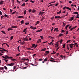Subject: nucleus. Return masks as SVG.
<instances>
[{"label": "nucleus", "instance_id": "f257e3e1", "mask_svg": "<svg viewBox=\"0 0 79 79\" xmlns=\"http://www.w3.org/2000/svg\"><path fill=\"white\" fill-rule=\"evenodd\" d=\"M13 65H15V63H12L10 64H9L6 65V66H13Z\"/></svg>", "mask_w": 79, "mask_h": 79}, {"label": "nucleus", "instance_id": "f03ea898", "mask_svg": "<svg viewBox=\"0 0 79 79\" xmlns=\"http://www.w3.org/2000/svg\"><path fill=\"white\" fill-rule=\"evenodd\" d=\"M5 56H2V58H4V59H7V58H8V59H9V56H8L7 55H5Z\"/></svg>", "mask_w": 79, "mask_h": 79}, {"label": "nucleus", "instance_id": "7ed1b4c3", "mask_svg": "<svg viewBox=\"0 0 79 79\" xmlns=\"http://www.w3.org/2000/svg\"><path fill=\"white\" fill-rule=\"evenodd\" d=\"M23 40H24V41H28V40H29V39L26 38H23Z\"/></svg>", "mask_w": 79, "mask_h": 79}, {"label": "nucleus", "instance_id": "20e7f679", "mask_svg": "<svg viewBox=\"0 0 79 79\" xmlns=\"http://www.w3.org/2000/svg\"><path fill=\"white\" fill-rule=\"evenodd\" d=\"M69 45H70V47L72 48H73V45H74V44H69Z\"/></svg>", "mask_w": 79, "mask_h": 79}, {"label": "nucleus", "instance_id": "39448f33", "mask_svg": "<svg viewBox=\"0 0 79 79\" xmlns=\"http://www.w3.org/2000/svg\"><path fill=\"white\" fill-rule=\"evenodd\" d=\"M58 47V43H56V44H55V47H56V48H57Z\"/></svg>", "mask_w": 79, "mask_h": 79}, {"label": "nucleus", "instance_id": "423d86ee", "mask_svg": "<svg viewBox=\"0 0 79 79\" xmlns=\"http://www.w3.org/2000/svg\"><path fill=\"white\" fill-rule=\"evenodd\" d=\"M30 28H31V29H33V30L36 29V27H33L32 26H31L30 27Z\"/></svg>", "mask_w": 79, "mask_h": 79}, {"label": "nucleus", "instance_id": "0eeeda50", "mask_svg": "<svg viewBox=\"0 0 79 79\" xmlns=\"http://www.w3.org/2000/svg\"><path fill=\"white\" fill-rule=\"evenodd\" d=\"M44 13V12H42L41 11H40L39 13L40 15H43Z\"/></svg>", "mask_w": 79, "mask_h": 79}, {"label": "nucleus", "instance_id": "6e6552de", "mask_svg": "<svg viewBox=\"0 0 79 79\" xmlns=\"http://www.w3.org/2000/svg\"><path fill=\"white\" fill-rule=\"evenodd\" d=\"M77 27V26H76L73 27L72 28H71L70 29V30H71V31H72V30H73V29H76V28Z\"/></svg>", "mask_w": 79, "mask_h": 79}, {"label": "nucleus", "instance_id": "1a4fd4ad", "mask_svg": "<svg viewBox=\"0 0 79 79\" xmlns=\"http://www.w3.org/2000/svg\"><path fill=\"white\" fill-rule=\"evenodd\" d=\"M22 45H24V44H26V42L24 41L20 43Z\"/></svg>", "mask_w": 79, "mask_h": 79}, {"label": "nucleus", "instance_id": "9d476101", "mask_svg": "<svg viewBox=\"0 0 79 79\" xmlns=\"http://www.w3.org/2000/svg\"><path fill=\"white\" fill-rule=\"evenodd\" d=\"M2 50H3V51L4 52H5V51H6L7 52H8V50H6L4 49V48H2Z\"/></svg>", "mask_w": 79, "mask_h": 79}, {"label": "nucleus", "instance_id": "9b49d317", "mask_svg": "<svg viewBox=\"0 0 79 79\" xmlns=\"http://www.w3.org/2000/svg\"><path fill=\"white\" fill-rule=\"evenodd\" d=\"M61 17H60V16H55V18L56 19V18H57V19H58L59 18H61Z\"/></svg>", "mask_w": 79, "mask_h": 79}, {"label": "nucleus", "instance_id": "f8f14e48", "mask_svg": "<svg viewBox=\"0 0 79 79\" xmlns=\"http://www.w3.org/2000/svg\"><path fill=\"white\" fill-rule=\"evenodd\" d=\"M66 8L68 10H69L70 11H71V8H69V7H66Z\"/></svg>", "mask_w": 79, "mask_h": 79}, {"label": "nucleus", "instance_id": "ddd939ff", "mask_svg": "<svg viewBox=\"0 0 79 79\" xmlns=\"http://www.w3.org/2000/svg\"><path fill=\"white\" fill-rule=\"evenodd\" d=\"M17 27H18L17 26H12L11 27V28H17Z\"/></svg>", "mask_w": 79, "mask_h": 79}, {"label": "nucleus", "instance_id": "4468645a", "mask_svg": "<svg viewBox=\"0 0 79 79\" xmlns=\"http://www.w3.org/2000/svg\"><path fill=\"white\" fill-rule=\"evenodd\" d=\"M58 28H55L54 29V31H56V32H58Z\"/></svg>", "mask_w": 79, "mask_h": 79}, {"label": "nucleus", "instance_id": "2eb2a0df", "mask_svg": "<svg viewBox=\"0 0 79 79\" xmlns=\"http://www.w3.org/2000/svg\"><path fill=\"white\" fill-rule=\"evenodd\" d=\"M73 19H74V17H72L69 20V21H73Z\"/></svg>", "mask_w": 79, "mask_h": 79}, {"label": "nucleus", "instance_id": "dca6fc26", "mask_svg": "<svg viewBox=\"0 0 79 79\" xmlns=\"http://www.w3.org/2000/svg\"><path fill=\"white\" fill-rule=\"evenodd\" d=\"M41 42V39H39L37 41V43H39V42Z\"/></svg>", "mask_w": 79, "mask_h": 79}, {"label": "nucleus", "instance_id": "f3484780", "mask_svg": "<svg viewBox=\"0 0 79 79\" xmlns=\"http://www.w3.org/2000/svg\"><path fill=\"white\" fill-rule=\"evenodd\" d=\"M2 60H5V61L6 62V63H7V62H8V60H6L4 59H3Z\"/></svg>", "mask_w": 79, "mask_h": 79}, {"label": "nucleus", "instance_id": "a211bd4d", "mask_svg": "<svg viewBox=\"0 0 79 79\" xmlns=\"http://www.w3.org/2000/svg\"><path fill=\"white\" fill-rule=\"evenodd\" d=\"M48 60V59L47 58V57H46L45 58V59L44 60V61H47Z\"/></svg>", "mask_w": 79, "mask_h": 79}, {"label": "nucleus", "instance_id": "6ab92c4d", "mask_svg": "<svg viewBox=\"0 0 79 79\" xmlns=\"http://www.w3.org/2000/svg\"><path fill=\"white\" fill-rule=\"evenodd\" d=\"M39 23H40V22H39V21H37L35 25H37V24H39Z\"/></svg>", "mask_w": 79, "mask_h": 79}, {"label": "nucleus", "instance_id": "aec40b11", "mask_svg": "<svg viewBox=\"0 0 79 79\" xmlns=\"http://www.w3.org/2000/svg\"><path fill=\"white\" fill-rule=\"evenodd\" d=\"M18 18H24V16H19Z\"/></svg>", "mask_w": 79, "mask_h": 79}, {"label": "nucleus", "instance_id": "412c9836", "mask_svg": "<svg viewBox=\"0 0 79 79\" xmlns=\"http://www.w3.org/2000/svg\"><path fill=\"white\" fill-rule=\"evenodd\" d=\"M62 35H63V34H60L59 35V37H61L62 36Z\"/></svg>", "mask_w": 79, "mask_h": 79}, {"label": "nucleus", "instance_id": "4be33fe9", "mask_svg": "<svg viewBox=\"0 0 79 79\" xmlns=\"http://www.w3.org/2000/svg\"><path fill=\"white\" fill-rule=\"evenodd\" d=\"M25 5H26V4H25V3L24 2L22 5L21 6H25Z\"/></svg>", "mask_w": 79, "mask_h": 79}, {"label": "nucleus", "instance_id": "5701e85b", "mask_svg": "<svg viewBox=\"0 0 79 79\" xmlns=\"http://www.w3.org/2000/svg\"><path fill=\"white\" fill-rule=\"evenodd\" d=\"M45 50H46V48H44L42 49L41 50V51H42L43 52H44V51H45Z\"/></svg>", "mask_w": 79, "mask_h": 79}, {"label": "nucleus", "instance_id": "b1692460", "mask_svg": "<svg viewBox=\"0 0 79 79\" xmlns=\"http://www.w3.org/2000/svg\"><path fill=\"white\" fill-rule=\"evenodd\" d=\"M68 44H67V49L68 50H69V48Z\"/></svg>", "mask_w": 79, "mask_h": 79}, {"label": "nucleus", "instance_id": "393cba45", "mask_svg": "<svg viewBox=\"0 0 79 79\" xmlns=\"http://www.w3.org/2000/svg\"><path fill=\"white\" fill-rule=\"evenodd\" d=\"M54 5V4H50V5H49L48 6V7H49V6H53Z\"/></svg>", "mask_w": 79, "mask_h": 79}, {"label": "nucleus", "instance_id": "a878e982", "mask_svg": "<svg viewBox=\"0 0 79 79\" xmlns=\"http://www.w3.org/2000/svg\"><path fill=\"white\" fill-rule=\"evenodd\" d=\"M60 13H61V10H60L59 12H57V14H60Z\"/></svg>", "mask_w": 79, "mask_h": 79}, {"label": "nucleus", "instance_id": "bb28decb", "mask_svg": "<svg viewBox=\"0 0 79 79\" xmlns=\"http://www.w3.org/2000/svg\"><path fill=\"white\" fill-rule=\"evenodd\" d=\"M0 52H1V53H5L3 50H0Z\"/></svg>", "mask_w": 79, "mask_h": 79}, {"label": "nucleus", "instance_id": "cd10ccee", "mask_svg": "<svg viewBox=\"0 0 79 79\" xmlns=\"http://www.w3.org/2000/svg\"><path fill=\"white\" fill-rule=\"evenodd\" d=\"M17 50H18L19 52H20V51L19 50V46L17 47Z\"/></svg>", "mask_w": 79, "mask_h": 79}, {"label": "nucleus", "instance_id": "c85d7f7f", "mask_svg": "<svg viewBox=\"0 0 79 79\" xmlns=\"http://www.w3.org/2000/svg\"><path fill=\"white\" fill-rule=\"evenodd\" d=\"M73 14H75V15H77L78 14V12H73Z\"/></svg>", "mask_w": 79, "mask_h": 79}, {"label": "nucleus", "instance_id": "c756f323", "mask_svg": "<svg viewBox=\"0 0 79 79\" xmlns=\"http://www.w3.org/2000/svg\"><path fill=\"white\" fill-rule=\"evenodd\" d=\"M21 24H23V23H24V20H22V21H21Z\"/></svg>", "mask_w": 79, "mask_h": 79}, {"label": "nucleus", "instance_id": "7c9ffc66", "mask_svg": "<svg viewBox=\"0 0 79 79\" xmlns=\"http://www.w3.org/2000/svg\"><path fill=\"white\" fill-rule=\"evenodd\" d=\"M10 30H12V29L11 28H9L8 29V31H10Z\"/></svg>", "mask_w": 79, "mask_h": 79}, {"label": "nucleus", "instance_id": "2f4dec72", "mask_svg": "<svg viewBox=\"0 0 79 79\" xmlns=\"http://www.w3.org/2000/svg\"><path fill=\"white\" fill-rule=\"evenodd\" d=\"M35 10L34 9H33L32 11V13H35Z\"/></svg>", "mask_w": 79, "mask_h": 79}, {"label": "nucleus", "instance_id": "473e14b6", "mask_svg": "<svg viewBox=\"0 0 79 79\" xmlns=\"http://www.w3.org/2000/svg\"><path fill=\"white\" fill-rule=\"evenodd\" d=\"M46 53H47V54H48V53H50V52L48 51H46L45 52Z\"/></svg>", "mask_w": 79, "mask_h": 79}, {"label": "nucleus", "instance_id": "72a5a7b5", "mask_svg": "<svg viewBox=\"0 0 79 79\" xmlns=\"http://www.w3.org/2000/svg\"><path fill=\"white\" fill-rule=\"evenodd\" d=\"M4 71H5V72H6V73H8V72H9V71H8H8L7 70V69H5V70H4Z\"/></svg>", "mask_w": 79, "mask_h": 79}, {"label": "nucleus", "instance_id": "f704fd0d", "mask_svg": "<svg viewBox=\"0 0 79 79\" xmlns=\"http://www.w3.org/2000/svg\"><path fill=\"white\" fill-rule=\"evenodd\" d=\"M34 64L37 65V64H38V62H37L36 61H35Z\"/></svg>", "mask_w": 79, "mask_h": 79}, {"label": "nucleus", "instance_id": "c9c22d12", "mask_svg": "<svg viewBox=\"0 0 79 79\" xmlns=\"http://www.w3.org/2000/svg\"><path fill=\"white\" fill-rule=\"evenodd\" d=\"M26 10H25L24 11V14L26 15Z\"/></svg>", "mask_w": 79, "mask_h": 79}, {"label": "nucleus", "instance_id": "e433bc0d", "mask_svg": "<svg viewBox=\"0 0 79 79\" xmlns=\"http://www.w3.org/2000/svg\"><path fill=\"white\" fill-rule=\"evenodd\" d=\"M50 61H51V62H53H53H55V60H50Z\"/></svg>", "mask_w": 79, "mask_h": 79}, {"label": "nucleus", "instance_id": "4c0bfd02", "mask_svg": "<svg viewBox=\"0 0 79 79\" xmlns=\"http://www.w3.org/2000/svg\"><path fill=\"white\" fill-rule=\"evenodd\" d=\"M62 42H63V40H61L60 41V44L62 43Z\"/></svg>", "mask_w": 79, "mask_h": 79}, {"label": "nucleus", "instance_id": "58836bf2", "mask_svg": "<svg viewBox=\"0 0 79 79\" xmlns=\"http://www.w3.org/2000/svg\"><path fill=\"white\" fill-rule=\"evenodd\" d=\"M71 42V40H67V42H66V44H68V42Z\"/></svg>", "mask_w": 79, "mask_h": 79}, {"label": "nucleus", "instance_id": "ea45409f", "mask_svg": "<svg viewBox=\"0 0 79 79\" xmlns=\"http://www.w3.org/2000/svg\"><path fill=\"white\" fill-rule=\"evenodd\" d=\"M42 31V29H40V30H38V32H41V31Z\"/></svg>", "mask_w": 79, "mask_h": 79}, {"label": "nucleus", "instance_id": "a19ab883", "mask_svg": "<svg viewBox=\"0 0 79 79\" xmlns=\"http://www.w3.org/2000/svg\"><path fill=\"white\" fill-rule=\"evenodd\" d=\"M1 32L2 33H3V34H5V32L4 31H2Z\"/></svg>", "mask_w": 79, "mask_h": 79}, {"label": "nucleus", "instance_id": "79ce46f5", "mask_svg": "<svg viewBox=\"0 0 79 79\" xmlns=\"http://www.w3.org/2000/svg\"><path fill=\"white\" fill-rule=\"evenodd\" d=\"M63 48H65V44H64L63 46Z\"/></svg>", "mask_w": 79, "mask_h": 79}, {"label": "nucleus", "instance_id": "37998d69", "mask_svg": "<svg viewBox=\"0 0 79 79\" xmlns=\"http://www.w3.org/2000/svg\"><path fill=\"white\" fill-rule=\"evenodd\" d=\"M3 17H5V16H4L3 15L1 17V19H3Z\"/></svg>", "mask_w": 79, "mask_h": 79}, {"label": "nucleus", "instance_id": "c03bdc74", "mask_svg": "<svg viewBox=\"0 0 79 79\" xmlns=\"http://www.w3.org/2000/svg\"><path fill=\"white\" fill-rule=\"evenodd\" d=\"M40 37L42 39H44V37L43 36H40Z\"/></svg>", "mask_w": 79, "mask_h": 79}, {"label": "nucleus", "instance_id": "a18cd8bd", "mask_svg": "<svg viewBox=\"0 0 79 79\" xmlns=\"http://www.w3.org/2000/svg\"><path fill=\"white\" fill-rule=\"evenodd\" d=\"M17 3H19H19H20V2L18 0H17Z\"/></svg>", "mask_w": 79, "mask_h": 79}, {"label": "nucleus", "instance_id": "49530a36", "mask_svg": "<svg viewBox=\"0 0 79 79\" xmlns=\"http://www.w3.org/2000/svg\"><path fill=\"white\" fill-rule=\"evenodd\" d=\"M19 55H20V53H19V54H16V56H19Z\"/></svg>", "mask_w": 79, "mask_h": 79}, {"label": "nucleus", "instance_id": "de8ad7c7", "mask_svg": "<svg viewBox=\"0 0 79 79\" xmlns=\"http://www.w3.org/2000/svg\"><path fill=\"white\" fill-rule=\"evenodd\" d=\"M10 39H11V40H12V39H13V36H11L10 37Z\"/></svg>", "mask_w": 79, "mask_h": 79}, {"label": "nucleus", "instance_id": "09e8293b", "mask_svg": "<svg viewBox=\"0 0 79 79\" xmlns=\"http://www.w3.org/2000/svg\"><path fill=\"white\" fill-rule=\"evenodd\" d=\"M31 11H32V10H31V9H30L28 11L30 13H31Z\"/></svg>", "mask_w": 79, "mask_h": 79}, {"label": "nucleus", "instance_id": "8fccbe9b", "mask_svg": "<svg viewBox=\"0 0 79 79\" xmlns=\"http://www.w3.org/2000/svg\"><path fill=\"white\" fill-rule=\"evenodd\" d=\"M4 16L5 17H7V16H8V15H6V14L4 15Z\"/></svg>", "mask_w": 79, "mask_h": 79}, {"label": "nucleus", "instance_id": "3c124183", "mask_svg": "<svg viewBox=\"0 0 79 79\" xmlns=\"http://www.w3.org/2000/svg\"><path fill=\"white\" fill-rule=\"evenodd\" d=\"M24 60H27V61H29V59L27 58V59H24Z\"/></svg>", "mask_w": 79, "mask_h": 79}, {"label": "nucleus", "instance_id": "603ef678", "mask_svg": "<svg viewBox=\"0 0 79 79\" xmlns=\"http://www.w3.org/2000/svg\"><path fill=\"white\" fill-rule=\"evenodd\" d=\"M4 68L5 69H7V67L6 66H4Z\"/></svg>", "mask_w": 79, "mask_h": 79}, {"label": "nucleus", "instance_id": "864d4df0", "mask_svg": "<svg viewBox=\"0 0 79 79\" xmlns=\"http://www.w3.org/2000/svg\"><path fill=\"white\" fill-rule=\"evenodd\" d=\"M29 24V23H25L26 25H27V24Z\"/></svg>", "mask_w": 79, "mask_h": 79}, {"label": "nucleus", "instance_id": "5fc2aeb1", "mask_svg": "<svg viewBox=\"0 0 79 79\" xmlns=\"http://www.w3.org/2000/svg\"><path fill=\"white\" fill-rule=\"evenodd\" d=\"M36 47H37V44H36V45H35V46H34V48H36Z\"/></svg>", "mask_w": 79, "mask_h": 79}, {"label": "nucleus", "instance_id": "6e6d98bb", "mask_svg": "<svg viewBox=\"0 0 79 79\" xmlns=\"http://www.w3.org/2000/svg\"><path fill=\"white\" fill-rule=\"evenodd\" d=\"M30 2H31V3H34V2L32 0H31L30 1Z\"/></svg>", "mask_w": 79, "mask_h": 79}, {"label": "nucleus", "instance_id": "4d7b16f0", "mask_svg": "<svg viewBox=\"0 0 79 79\" xmlns=\"http://www.w3.org/2000/svg\"><path fill=\"white\" fill-rule=\"evenodd\" d=\"M63 25H64V26H65V25H66V24L64 23H63Z\"/></svg>", "mask_w": 79, "mask_h": 79}, {"label": "nucleus", "instance_id": "13d9d810", "mask_svg": "<svg viewBox=\"0 0 79 79\" xmlns=\"http://www.w3.org/2000/svg\"><path fill=\"white\" fill-rule=\"evenodd\" d=\"M12 58H13V57H9V59H11Z\"/></svg>", "mask_w": 79, "mask_h": 79}, {"label": "nucleus", "instance_id": "bf43d9fd", "mask_svg": "<svg viewBox=\"0 0 79 79\" xmlns=\"http://www.w3.org/2000/svg\"><path fill=\"white\" fill-rule=\"evenodd\" d=\"M24 64H25V65L26 66H27V65H28V64L26 63H25Z\"/></svg>", "mask_w": 79, "mask_h": 79}, {"label": "nucleus", "instance_id": "052dcab7", "mask_svg": "<svg viewBox=\"0 0 79 79\" xmlns=\"http://www.w3.org/2000/svg\"><path fill=\"white\" fill-rule=\"evenodd\" d=\"M51 39H52V40H53L54 39H55V38H53V37H51Z\"/></svg>", "mask_w": 79, "mask_h": 79}, {"label": "nucleus", "instance_id": "680f3d73", "mask_svg": "<svg viewBox=\"0 0 79 79\" xmlns=\"http://www.w3.org/2000/svg\"><path fill=\"white\" fill-rule=\"evenodd\" d=\"M12 60V61H16V60L15 59H11Z\"/></svg>", "mask_w": 79, "mask_h": 79}, {"label": "nucleus", "instance_id": "e2e57ef3", "mask_svg": "<svg viewBox=\"0 0 79 79\" xmlns=\"http://www.w3.org/2000/svg\"><path fill=\"white\" fill-rule=\"evenodd\" d=\"M35 44H32V46H33V47H35Z\"/></svg>", "mask_w": 79, "mask_h": 79}, {"label": "nucleus", "instance_id": "0e129e2a", "mask_svg": "<svg viewBox=\"0 0 79 79\" xmlns=\"http://www.w3.org/2000/svg\"><path fill=\"white\" fill-rule=\"evenodd\" d=\"M16 11H15V12L12 13V15H14V14H15V13H16Z\"/></svg>", "mask_w": 79, "mask_h": 79}, {"label": "nucleus", "instance_id": "69168bd1", "mask_svg": "<svg viewBox=\"0 0 79 79\" xmlns=\"http://www.w3.org/2000/svg\"><path fill=\"white\" fill-rule=\"evenodd\" d=\"M16 68V66H14V69H15Z\"/></svg>", "mask_w": 79, "mask_h": 79}, {"label": "nucleus", "instance_id": "338daca9", "mask_svg": "<svg viewBox=\"0 0 79 79\" xmlns=\"http://www.w3.org/2000/svg\"><path fill=\"white\" fill-rule=\"evenodd\" d=\"M39 61H42L43 59H40L39 60Z\"/></svg>", "mask_w": 79, "mask_h": 79}, {"label": "nucleus", "instance_id": "774afa93", "mask_svg": "<svg viewBox=\"0 0 79 79\" xmlns=\"http://www.w3.org/2000/svg\"><path fill=\"white\" fill-rule=\"evenodd\" d=\"M26 30H25V29H24V30H23V32H24V33L25 32H26Z\"/></svg>", "mask_w": 79, "mask_h": 79}]
</instances>
